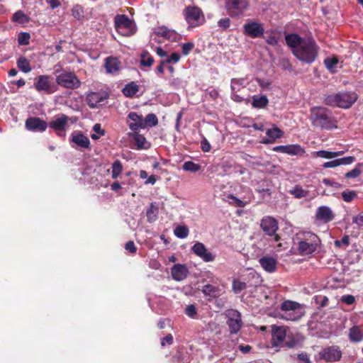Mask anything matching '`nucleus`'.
I'll return each mask as SVG.
<instances>
[{"label":"nucleus","mask_w":363,"mask_h":363,"mask_svg":"<svg viewBox=\"0 0 363 363\" xmlns=\"http://www.w3.org/2000/svg\"><path fill=\"white\" fill-rule=\"evenodd\" d=\"M287 45L291 48L294 56L302 62L312 63L316 58L318 47L311 38H303L297 34L285 36Z\"/></svg>","instance_id":"1"},{"label":"nucleus","mask_w":363,"mask_h":363,"mask_svg":"<svg viewBox=\"0 0 363 363\" xmlns=\"http://www.w3.org/2000/svg\"><path fill=\"white\" fill-rule=\"evenodd\" d=\"M309 119L314 128L332 130L337 128V121L331 111L325 107L314 106L310 110Z\"/></svg>","instance_id":"2"},{"label":"nucleus","mask_w":363,"mask_h":363,"mask_svg":"<svg viewBox=\"0 0 363 363\" xmlns=\"http://www.w3.org/2000/svg\"><path fill=\"white\" fill-rule=\"evenodd\" d=\"M357 99L358 96L354 91H340L325 96L324 103L330 106L349 108Z\"/></svg>","instance_id":"3"},{"label":"nucleus","mask_w":363,"mask_h":363,"mask_svg":"<svg viewBox=\"0 0 363 363\" xmlns=\"http://www.w3.org/2000/svg\"><path fill=\"white\" fill-rule=\"evenodd\" d=\"M280 311V317L291 321L298 320L305 314L303 306L289 300L285 301L281 304Z\"/></svg>","instance_id":"4"},{"label":"nucleus","mask_w":363,"mask_h":363,"mask_svg":"<svg viewBox=\"0 0 363 363\" xmlns=\"http://www.w3.org/2000/svg\"><path fill=\"white\" fill-rule=\"evenodd\" d=\"M184 18L189 25V28H195L203 25L205 16L201 9L195 6H187L183 11Z\"/></svg>","instance_id":"5"},{"label":"nucleus","mask_w":363,"mask_h":363,"mask_svg":"<svg viewBox=\"0 0 363 363\" xmlns=\"http://www.w3.org/2000/svg\"><path fill=\"white\" fill-rule=\"evenodd\" d=\"M115 27L119 34L130 36L135 33V23L125 15H117L114 18Z\"/></svg>","instance_id":"6"},{"label":"nucleus","mask_w":363,"mask_h":363,"mask_svg":"<svg viewBox=\"0 0 363 363\" xmlns=\"http://www.w3.org/2000/svg\"><path fill=\"white\" fill-rule=\"evenodd\" d=\"M56 82L58 85L70 89H77L81 85V82L74 72L63 71L56 77Z\"/></svg>","instance_id":"7"},{"label":"nucleus","mask_w":363,"mask_h":363,"mask_svg":"<svg viewBox=\"0 0 363 363\" xmlns=\"http://www.w3.org/2000/svg\"><path fill=\"white\" fill-rule=\"evenodd\" d=\"M35 89L39 92L50 94L55 91V88L52 77L49 75L39 76L34 83Z\"/></svg>","instance_id":"8"},{"label":"nucleus","mask_w":363,"mask_h":363,"mask_svg":"<svg viewBox=\"0 0 363 363\" xmlns=\"http://www.w3.org/2000/svg\"><path fill=\"white\" fill-rule=\"evenodd\" d=\"M226 9L231 16L242 14L248 6L247 0H226Z\"/></svg>","instance_id":"9"},{"label":"nucleus","mask_w":363,"mask_h":363,"mask_svg":"<svg viewBox=\"0 0 363 363\" xmlns=\"http://www.w3.org/2000/svg\"><path fill=\"white\" fill-rule=\"evenodd\" d=\"M228 318L227 324L229 326L231 333H237L242 325V320L240 313L233 309L228 310L225 313Z\"/></svg>","instance_id":"10"},{"label":"nucleus","mask_w":363,"mask_h":363,"mask_svg":"<svg viewBox=\"0 0 363 363\" xmlns=\"http://www.w3.org/2000/svg\"><path fill=\"white\" fill-rule=\"evenodd\" d=\"M261 228L262 230L268 235L274 236V240L278 241L279 240V236L275 235V233L278 230V223L277 221L271 216H265L261 220L260 224Z\"/></svg>","instance_id":"11"},{"label":"nucleus","mask_w":363,"mask_h":363,"mask_svg":"<svg viewBox=\"0 0 363 363\" xmlns=\"http://www.w3.org/2000/svg\"><path fill=\"white\" fill-rule=\"evenodd\" d=\"M243 33L252 38H260L264 35V28L260 23L249 21L243 26Z\"/></svg>","instance_id":"12"},{"label":"nucleus","mask_w":363,"mask_h":363,"mask_svg":"<svg viewBox=\"0 0 363 363\" xmlns=\"http://www.w3.org/2000/svg\"><path fill=\"white\" fill-rule=\"evenodd\" d=\"M191 250L196 256L206 262H210L215 260L216 256L208 251L202 242H195L191 247Z\"/></svg>","instance_id":"13"},{"label":"nucleus","mask_w":363,"mask_h":363,"mask_svg":"<svg viewBox=\"0 0 363 363\" xmlns=\"http://www.w3.org/2000/svg\"><path fill=\"white\" fill-rule=\"evenodd\" d=\"M68 121L69 118L66 115L62 114L50 122L49 126L57 131L59 136L64 137L67 128Z\"/></svg>","instance_id":"14"},{"label":"nucleus","mask_w":363,"mask_h":363,"mask_svg":"<svg viewBox=\"0 0 363 363\" xmlns=\"http://www.w3.org/2000/svg\"><path fill=\"white\" fill-rule=\"evenodd\" d=\"M153 33L163 38L176 42L179 40L180 35L174 30L170 29L165 26H158L154 28Z\"/></svg>","instance_id":"15"},{"label":"nucleus","mask_w":363,"mask_h":363,"mask_svg":"<svg viewBox=\"0 0 363 363\" xmlns=\"http://www.w3.org/2000/svg\"><path fill=\"white\" fill-rule=\"evenodd\" d=\"M107 98L108 94L105 91H93L86 95V102L90 108H94L102 105Z\"/></svg>","instance_id":"16"},{"label":"nucleus","mask_w":363,"mask_h":363,"mask_svg":"<svg viewBox=\"0 0 363 363\" xmlns=\"http://www.w3.org/2000/svg\"><path fill=\"white\" fill-rule=\"evenodd\" d=\"M315 218L318 221L327 223L335 218V213L330 207L321 206L317 208Z\"/></svg>","instance_id":"17"},{"label":"nucleus","mask_w":363,"mask_h":363,"mask_svg":"<svg viewBox=\"0 0 363 363\" xmlns=\"http://www.w3.org/2000/svg\"><path fill=\"white\" fill-rule=\"evenodd\" d=\"M26 127L33 132H43L48 127L47 123L37 117L28 118L26 121Z\"/></svg>","instance_id":"18"},{"label":"nucleus","mask_w":363,"mask_h":363,"mask_svg":"<svg viewBox=\"0 0 363 363\" xmlns=\"http://www.w3.org/2000/svg\"><path fill=\"white\" fill-rule=\"evenodd\" d=\"M272 342L274 345L279 346L283 343L287 336V328L284 326H272Z\"/></svg>","instance_id":"19"},{"label":"nucleus","mask_w":363,"mask_h":363,"mask_svg":"<svg viewBox=\"0 0 363 363\" xmlns=\"http://www.w3.org/2000/svg\"><path fill=\"white\" fill-rule=\"evenodd\" d=\"M70 142L74 143L77 147L84 148V149H89L90 148V140L83 133L79 131L73 132L71 135ZM74 147V146H72Z\"/></svg>","instance_id":"20"},{"label":"nucleus","mask_w":363,"mask_h":363,"mask_svg":"<svg viewBox=\"0 0 363 363\" xmlns=\"http://www.w3.org/2000/svg\"><path fill=\"white\" fill-rule=\"evenodd\" d=\"M158 118L155 113H148L145 118L138 116V128L145 129L156 126Z\"/></svg>","instance_id":"21"},{"label":"nucleus","mask_w":363,"mask_h":363,"mask_svg":"<svg viewBox=\"0 0 363 363\" xmlns=\"http://www.w3.org/2000/svg\"><path fill=\"white\" fill-rule=\"evenodd\" d=\"M273 150L290 155H298L304 153V150L299 145L275 146L273 147Z\"/></svg>","instance_id":"22"},{"label":"nucleus","mask_w":363,"mask_h":363,"mask_svg":"<svg viewBox=\"0 0 363 363\" xmlns=\"http://www.w3.org/2000/svg\"><path fill=\"white\" fill-rule=\"evenodd\" d=\"M259 263L264 271L269 273H273L277 267V260L269 256H264L259 259Z\"/></svg>","instance_id":"23"},{"label":"nucleus","mask_w":363,"mask_h":363,"mask_svg":"<svg viewBox=\"0 0 363 363\" xmlns=\"http://www.w3.org/2000/svg\"><path fill=\"white\" fill-rule=\"evenodd\" d=\"M171 273L174 280L181 281L186 278L189 270L186 265L177 264L172 268Z\"/></svg>","instance_id":"24"},{"label":"nucleus","mask_w":363,"mask_h":363,"mask_svg":"<svg viewBox=\"0 0 363 363\" xmlns=\"http://www.w3.org/2000/svg\"><path fill=\"white\" fill-rule=\"evenodd\" d=\"M342 352L337 347H330L325 349L322 357L327 361L335 362L341 358Z\"/></svg>","instance_id":"25"},{"label":"nucleus","mask_w":363,"mask_h":363,"mask_svg":"<svg viewBox=\"0 0 363 363\" xmlns=\"http://www.w3.org/2000/svg\"><path fill=\"white\" fill-rule=\"evenodd\" d=\"M121 62L118 58L108 57L105 60L104 67L106 72L111 74H116L120 70Z\"/></svg>","instance_id":"26"},{"label":"nucleus","mask_w":363,"mask_h":363,"mask_svg":"<svg viewBox=\"0 0 363 363\" xmlns=\"http://www.w3.org/2000/svg\"><path fill=\"white\" fill-rule=\"evenodd\" d=\"M296 239L297 240H301L317 246H318L320 242L319 238L315 234L311 232L300 233L297 234Z\"/></svg>","instance_id":"27"},{"label":"nucleus","mask_w":363,"mask_h":363,"mask_svg":"<svg viewBox=\"0 0 363 363\" xmlns=\"http://www.w3.org/2000/svg\"><path fill=\"white\" fill-rule=\"evenodd\" d=\"M318 248L317 245H313L306 242L298 240V252L301 255H308L314 252Z\"/></svg>","instance_id":"28"},{"label":"nucleus","mask_w":363,"mask_h":363,"mask_svg":"<svg viewBox=\"0 0 363 363\" xmlns=\"http://www.w3.org/2000/svg\"><path fill=\"white\" fill-rule=\"evenodd\" d=\"M349 340L353 342H358L363 340V328L354 325L349 330Z\"/></svg>","instance_id":"29"},{"label":"nucleus","mask_w":363,"mask_h":363,"mask_svg":"<svg viewBox=\"0 0 363 363\" xmlns=\"http://www.w3.org/2000/svg\"><path fill=\"white\" fill-rule=\"evenodd\" d=\"M266 134L269 138L263 140L262 143L269 144L273 143L276 139L281 138L283 135V131L276 127L267 130Z\"/></svg>","instance_id":"30"},{"label":"nucleus","mask_w":363,"mask_h":363,"mask_svg":"<svg viewBox=\"0 0 363 363\" xmlns=\"http://www.w3.org/2000/svg\"><path fill=\"white\" fill-rule=\"evenodd\" d=\"M201 291L205 296L211 298H216L220 294V288L211 284L204 285Z\"/></svg>","instance_id":"31"},{"label":"nucleus","mask_w":363,"mask_h":363,"mask_svg":"<svg viewBox=\"0 0 363 363\" xmlns=\"http://www.w3.org/2000/svg\"><path fill=\"white\" fill-rule=\"evenodd\" d=\"M128 118L132 121V122L128 123L130 129L133 131L132 133H129L128 135L131 138L134 145L136 144V113L130 112L128 114Z\"/></svg>","instance_id":"32"},{"label":"nucleus","mask_w":363,"mask_h":363,"mask_svg":"<svg viewBox=\"0 0 363 363\" xmlns=\"http://www.w3.org/2000/svg\"><path fill=\"white\" fill-rule=\"evenodd\" d=\"M269 103L268 99L266 96H257L255 95L252 96V105L256 108H263L267 106Z\"/></svg>","instance_id":"33"},{"label":"nucleus","mask_w":363,"mask_h":363,"mask_svg":"<svg viewBox=\"0 0 363 363\" xmlns=\"http://www.w3.org/2000/svg\"><path fill=\"white\" fill-rule=\"evenodd\" d=\"M296 199H302L306 197L309 194V191L304 189L299 185H296L293 189L289 191Z\"/></svg>","instance_id":"34"},{"label":"nucleus","mask_w":363,"mask_h":363,"mask_svg":"<svg viewBox=\"0 0 363 363\" xmlns=\"http://www.w3.org/2000/svg\"><path fill=\"white\" fill-rule=\"evenodd\" d=\"M158 211V206L155 203H151L146 213L147 220L150 223L156 220Z\"/></svg>","instance_id":"35"},{"label":"nucleus","mask_w":363,"mask_h":363,"mask_svg":"<svg viewBox=\"0 0 363 363\" xmlns=\"http://www.w3.org/2000/svg\"><path fill=\"white\" fill-rule=\"evenodd\" d=\"M316 157L324 159H332L337 156L342 155L343 152H331L328 150H319L313 153Z\"/></svg>","instance_id":"36"},{"label":"nucleus","mask_w":363,"mask_h":363,"mask_svg":"<svg viewBox=\"0 0 363 363\" xmlns=\"http://www.w3.org/2000/svg\"><path fill=\"white\" fill-rule=\"evenodd\" d=\"M154 59L148 52H143L140 54V63L143 67H150L153 64Z\"/></svg>","instance_id":"37"},{"label":"nucleus","mask_w":363,"mask_h":363,"mask_svg":"<svg viewBox=\"0 0 363 363\" xmlns=\"http://www.w3.org/2000/svg\"><path fill=\"white\" fill-rule=\"evenodd\" d=\"M17 66L21 71L25 73H28L31 71L29 61L23 56L18 58L17 61Z\"/></svg>","instance_id":"38"},{"label":"nucleus","mask_w":363,"mask_h":363,"mask_svg":"<svg viewBox=\"0 0 363 363\" xmlns=\"http://www.w3.org/2000/svg\"><path fill=\"white\" fill-rule=\"evenodd\" d=\"M324 64L326 68L331 72H337V65L338 64V60L337 57H328L324 60Z\"/></svg>","instance_id":"39"},{"label":"nucleus","mask_w":363,"mask_h":363,"mask_svg":"<svg viewBox=\"0 0 363 363\" xmlns=\"http://www.w3.org/2000/svg\"><path fill=\"white\" fill-rule=\"evenodd\" d=\"M363 172V162L358 163L351 171L345 174L346 178H357Z\"/></svg>","instance_id":"40"},{"label":"nucleus","mask_w":363,"mask_h":363,"mask_svg":"<svg viewBox=\"0 0 363 363\" xmlns=\"http://www.w3.org/2000/svg\"><path fill=\"white\" fill-rule=\"evenodd\" d=\"M122 91L125 96L133 97L136 94V83L131 82L123 89Z\"/></svg>","instance_id":"41"},{"label":"nucleus","mask_w":363,"mask_h":363,"mask_svg":"<svg viewBox=\"0 0 363 363\" xmlns=\"http://www.w3.org/2000/svg\"><path fill=\"white\" fill-rule=\"evenodd\" d=\"M174 233L176 237L184 239L188 236L189 230L186 225H178L175 228Z\"/></svg>","instance_id":"42"},{"label":"nucleus","mask_w":363,"mask_h":363,"mask_svg":"<svg viewBox=\"0 0 363 363\" xmlns=\"http://www.w3.org/2000/svg\"><path fill=\"white\" fill-rule=\"evenodd\" d=\"M13 21L18 23H26L29 21V18L21 11H16L13 16Z\"/></svg>","instance_id":"43"},{"label":"nucleus","mask_w":363,"mask_h":363,"mask_svg":"<svg viewBox=\"0 0 363 363\" xmlns=\"http://www.w3.org/2000/svg\"><path fill=\"white\" fill-rule=\"evenodd\" d=\"M150 147V142L147 141L143 135L138 134V150H147Z\"/></svg>","instance_id":"44"},{"label":"nucleus","mask_w":363,"mask_h":363,"mask_svg":"<svg viewBox=\"0 0 363 363\" xmlns=\"http://www.w3.org/2000/svg\"><path fill=\"white\" fill-rule=\"evenodd\" d=\"M182 168L187 172H196L200 170L201 166L191 161H187L184 163Z\"/></svg>","instance_id":"45"},{"label":"nucleus","mask_w":363,"mask_h":363,"mask_svg":"<svg viewBox=\"0 0 363 363\" xmlns=\"http://www.w3.org/2000/svg\"><path fill=\"white\" fill-rule=\"evenodd\" d=\"M245 80L242 78L233 79L231 80V89L233 92L238 91L240 88L245 86Z\"/></svg>","instance_id":"46"},{"label":"nucleus","mask_w":363,"mask_h":363,"mask_svg":"<svg viewBox=\"0 0 363 363\" xmlns=\"http://www.w3.org/2000/svg\"><path fill=\"white\" fill-rule=\"evenodd\" d=\"M140 177L141 179H146L145 182V184L153 185L155 184L156 181H157L155 176L150 175V177H148L147 172L145 170H141L140 172Z\"/></svg>","instance_id":"47"},{"label":"nucleus","mask_w":363,"mask_h":363,"mask_svg":"<svg viewBox=\"0 0 363 363\" xmlns=\"http://www.w3.org/2000/svg\"><path fill=\"white\" fill-rule=\"evenodd\" d=\"M122 172V164L119 160H116L112 164V177L117 178Z\"/></svg>","instance_id":"48"},{"label":"nucleus","mask_w":363,"mask_h":363,"mask_svg":"<svg viewBox=\"0 0 363 363\" xmlns=\"http://www.w3.org/2000/svg\"><path fill=\"white\" fill-rule=\"evenodd\" d=\"M288 338L289 340L286 341V345L289 347H295L299 342V341H301L302 340V337L300 335H296V336H294L292 335L289 334L288 335Z\"/></svg>","instance_id":"49"},{"label":"nucleus","mask_w":363,"mask_h":363,"mask_svg":"<svg viewBox=\"0 0 363 363\" xmlns=\"http://www.w3.org/2000/svg\"><path fill=\"white\" fill-rule=\"evenodd\" d=\"M247 285L245 282L240 280H234L233 282V289L235 293L238 294L245 289Z\"/></svg>","instance_id":"50"},{"label":"nucleus","mask_w":363,"mask_h":363,"mask_svg":"<svg viewBox=\"0 0 363 363\" xmlns=\"http://www.w3.org/2000/svg\"><path fill=\"white\" fill-rule=\"evenodd\" d=\"M72 16L74 18L80 20L84 17V10L79 5H76L72 9Z\"/></svg>","instance_id":"51"},{"label":"nucleus","mask_w":363,"mask_h":363,"mask_svg":"<svg viewBox=\"0 0 363 363\" xmlns=\"http://www.w3.org/2000/svg\"><path fill=\"white\" fill-rule=\"evenodd\" d=\"M357 196V194L356 191H354L353 190L342 192V199L345 202H351Z\"/></svg>","instance_id":"52"},{"label":"nucleus","mask_w":363,"mask_h":363,"mask_svg":"<svg viewBox=\"0 0 363 363\" xmlns=\"http://www.w3.org/2000/svg\"><path fill=\"white\" fill-rule=\"evenodd\" d=\"M30 35L28 33H21L18 35V41L20 45H26L29 43Z\"/></svg>","instance_id":"53"},{"label":"nucleus","mask_w":363,"mask_h":363,"mask_svg":"<svg viewBox=\"0 0 363 363\" xmlns=\"http://www.w3.org/2000/svg\"><path fill=\"white\" fill-rule=\"evenodd\" d=\"M194 47V44L191 42L184 43L182 45V53L184 55H187L192 50Z\"/></svg>","instance_id":"54"},{"label":"nucleus","mask_w":363,"mask_h":363,"mask_svg":"<svg viewBox=\"0 0 363 363\" xmlns=\"http://www.w3.org/2000/svg\"><path fill=\"white\" fill-rule=\"evenodd\" d=\"M180 55L178 52H173L171 55L165 60L167 64L177 63L180 60Z\"/></svg>","instance_id":"55"},{"label":"nucleus","mask_w":363,"mask_h":363,"mask_svg":"<svg viewBox=\"0 0 363 363\" xmlns=\"http://www.w3.org/2000/svg\"><path fill=\"white\" fill-rule=\"evenodd\" d=\"M228 198L232 199L233 201L231 203L237 207H244L245 206V202L242 201L232 194L228 195Z\"/></svg>","instance_id":"56"},{"label":"nucleus","mask_w":363,"mask_h":363,"mask_svg":"<svg viewBox=\"0 0 363 363\" xmlns=\"http://www.w3.org/2000/svg\"><path fill=\"white\" fill-rule=\"evenodd\" d=\"M340 166V165H347L353 163L355 161V158L352 156H348L342 158L338 159Z\"/></svg>","instance_id":"57"},{"label":"nucleus","mask_w":363,"mask_h":363,"mask_svg":"<svg viewBox=\"0 0 363 363\" xmlns=\"http://www.w3.org/2000/svg\"><path fill=\"white\" fill-rule=\"evenodd\" d=\"M218 26L222 29H227L230 26V20L228 18H221L218 21Z\"/></svg>","instance_id":"58"},{"label":"nucleus","mask_w":363,"mask_h":363,"mask_svg":"<svg viewBox=\"0 0 363 363\" xmlns=\"http://www.w3.org/2000/svg\"><path fill=\"white\" fill-rule=\"evenodd\" d=\"M185 313L190 318H194L196 314V309L194 305L188 306L185 309Z\"/></svg>","instance_id":"59"},{"label":"nucleus","mask_w":363,"mask_h":363,"mask_svg":"<svg viewBox=\"0 0 363 363\" xmlns=\"http://www.w3.org/2000/svg\"><path fill=\"white\" fill-rule=\"evenodd\" d=\"M355 301L354 296L352 295H344L341 297V301L347 305H352Z\"/></svg>","instance_id":"60"},{"label":"nucleus","mask_w":363,"mask_h":363,"mask_svg":"<svg viewBox=\"0 0 363 363\" xmlns=\"http://www.w3.org/2000/svg\"><path fill=\"white\" fill-rule=\"evenodd\" d=\"M350 238L347 235H345L340 240H335V244L337 247H340L342 245L348 246L350 244Z\"/></svg>","instance_id":"61"},{"label":"nucleus","mask_w":363,"mask_h":363,"mask_svg":"<svg viewBox=\"0 0 363 363\" xmlns=\"http://www.w3.org/2000/svg\"><path fill=\"white\" fill-rule=\"evenodd\" d=\"M173 343V336L171 334H168L161 340V345L164 347L167 344L172 345Z\"/></svg>","instance_id":"62"},{"label":"nucleus","mask_w":363,"mask_h":363,"mask_svg":"<svg viewBox=\"0 0 363 363\" xmlns=\"http://www.w3.org/2000/svg\"><path fill=\"white\" fill-rule=\"evenodd\" d=\"M338 166H340L338 159L330 162H326L323 164L324 168H334Z\"/></svg>","instance_id":"63"},{"label":"nucleus","mask_w":363,"mask_h":363,"mask_svg":"<svg viewBox=\"0 0 363 363\" xmlns=\"http://www.w3.org/2000/svg\"><path fill=\"white\" fill-rule=\"evenodd\" d=\"M201 149L203 152H208L211 150V145L206 138H203L201 142Z\"/></svg>","instance_id":"64"}]
</instances>
